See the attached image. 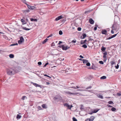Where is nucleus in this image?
<instances>
[{"label":"nucleus","mask_w":121,"mask_h":121,"mask_svg":"<svg viewBox=\"0 0 121 121\" xmlns=\"http://www.w3.org/2000/svg\"><path fill=\"white\" fill-rule=\"evenodd\" d=\"M7 73L9 75H12L15 74V72L14 70V69L10 68L7 70Z\"/></svg>","instance_id":"obj_1"},{"label":"nucleus","mask_w":121,"mask_h":121,"mask_svg":"<svg viewBox=\"0 0 121 121\" xmlns=\"http://www.w3.org/2000/svg\"><path fill=\"white\" fill-rule=\"evenodd\" d=\"M14 69L15 73H17L20 72L21 69V67L19 66H17Z\"/></svg>","instance_id":"obj_2"},{"label":"nucleus","mask_w":121,"mask_h":121,"mask_svg":"<svg viewBox=\"0 0 121 121\" xmlns=\"http://www.w3.org/2000/svg\"><path fill=\"white\" fill-rule=\"evenodd\" d=\"M31 84H32L34 86H35L37 87H39L41 88H42V87L40 85H39L37 83H33L32 82H31Z\"/></svg>","instance_id":"obj_3"},{"label":"nucleus","mask_w":121,"mask_h":121,"mask_svg":"<svg viewBox=\"0 0 121 121\" xmlns=\"http://www.w3.org/2000/svg\"><path fill=\"white\" fill-rule=\"evenodd\" d=\"M24 40L23 38L22 37H20V40L18 41V43L19 44H20L23 42Z\"/></svg>","instance_id":"obj_4"},{"label":"nucleus","mask_w":121,"mask_h":121,"mask_svg":"<svg viewBox=\"0 0 121 121\" xmlns=\"http://www.w3.org/2000/svg\"><path fill=\"white\" fill-rule=\"evenodd\" d=\"M64 105L65 106L67 107L69 109H71V108L73 107L72 105H71L70 106L67 103L65 104H64Z\"/></svg>","instance_id":"obj_5"},{"label":"nucleus","mask_w":121,"mask_h":121,"mask_svg":"<svg viewBox=\"0 0 121 121\" xmlns=\"http://www.w3.org/2000/svg\"><path fill=\"white\" fill-rule=\"evenodd\" d=\"M61 98H62L60 96L57 95L54 98V99L55 100L57 99H61Z\"/></svg>","instance_id":"obj_6"},{"label":"nucleus","mask_w":121,"mask_h":121,"mask_svg":"<svg viewBox=\"0 0 121 121\" xmlns=\"http://www.w3.org/2000/svg\"><path fill=\"white\" fill-rule=\"evenodd\" d=\"M71 72V69L69 68H68L66 69L65 70V72L67 73H69Z\"/></svg>","instance_id":"obj_7"},{"label":"nucleus","mask_w":121,"mask_h":121,"mask_svg":"<svg viewBox=\"0 0 121 121\" xmlns=\"http://www.w3.org/2000/svg\"><path fill=\"white\" fill-rule=\"evenodd\" d=\"M62 18L63 16L62 15H60L56 17L55 19V20L56 21H58L60 19H62Z\"/></svg>","instance_id":"obj_8"},{"label":"nucleus","mask_w":121,"mask_h":121,"mask_svg":"<svg viewBox=\"0 0 121 121\" xmlns=\"http://www.w3.org/2000/svg\"><path fill=\"white\" fill-rule=\"evenodd\" d=\"M63 50H66L67 49H69L70 48L68 46H65L64 45H63Z\"/></svg>","instance_id":"obj_9"},{"label":"nucleus","mask_w":121,"mask_h":121,"mask_svg":"<svg viewBox=\"0 0 121 121\" xmlns=\"http://www.w3.org/2000/svg\"><path fill=\"white\" fill-rule=\"evenodd\" d=\"M89 21L90 23L92 24H93L94 22V20L91 18H90L89 19Z\"/></svg>","instance_id":"obj_10"},{"label":"nucleus","mask_w":121,"mask_h":121,"mask_svg":"<svg viewBox=\"0 0 121 121\" xmlns=\"http://www.w3.org/2000/svg\"><path fill=\"white\" fill-rule=\"evenodd\" d=\"M100 109H98L97 108H96L94 110L92 111L93 113H96Z\"/></svg>","instance_id":"obj_11"},{"label":"nucleus","mask_w":121,"mask_h":121,"mask_svg":"<svg viewBox=\"0 0 121 121\" xmlns=\"http://www.w3.org/2000/svg\"><path fill=\"white\" fill-rule=\"evenodd\" d=\"M36 9V8L35 6H31V11L32 10H35Z\"/></svg>","instance_id":"obj_12"},{"label":"nucleus","mask_w":121,"mask_h":121,"mask_svg":"<svg viewBox=\"0 0 121 121\" xmlns=\"http://www.w3.org/2000/svg\"><path fill=\"white\" fill-rule=\"evenodd\" d=\"M101 32L103 34L106 35L107 31L106 30H103L101 31Z\"/></svg>","instance_id":"obj_13"},{"label":"nucleus","mask_w":121,"mask_h":121,"mask_svg":"<svg viewBox=\"0 0 121 121\" xmlns=\"http://www.w3.org/2000/svg\"><path fill=\"white\" fill-rule=\"evenodd\" d=\"M21 21L22 23V24H25L26 23V22L23 19H21Z\"/></svg>","instance_id":"obj_14"},{"label":"nucleus","mask_w":121,"mask_h":121,"mask_svg":"<svg viewBox=\"0 0 121 121\" xmlns=\"http://www.w3.org/2000/svg\"><path fill=\"white\" fill-rule=\"evenodd\" d=\"M82 61L84 64L86 63L88 61V60L85 59H83Z\"/></svg>","instance_id":"obj_15"},{"label":"nucleus","mask_w":121,"mask_h":121,"mask_svg":"<svg viewBox=\"0 0 121 121\" xmlns=\"http://www.w3.org/2000/svg\"><path fill=\"white\" fill-rule=\"evenodd\" d=\"M87 41V40L85 39L84 40H82L81 41V44H82L85 43V42Z\"/></svg>","instance_id":"obj_16"},{"label":"nucleus","mask_w":121,"mask_h":121,"mask_svg":"<svg viewBox=\"0 0 121 121\" xmlns=\"http://www.w3.org/2000/svg\"><path fill=\"white\" fill-rule=\"evenodd\" d=\"M31 21L37 22V19H34L33 18H31Z\"/></svg>","instance_id":"obj_17"},{"label":"nucleus","mask_w":121,"mask_h":121,"mask_svg":"<svg viewBox=\"0 0 121 121\" xmlns=\"http://www.w3.org/2000/svg\"><path fill=\"white\" fill-rule=\"evenodd\" d=\"M100 95V94H99V95H97V96L99 98L103 99V96L102 95Z\"/></svg>","instance_id":"obj_18"},{"label":"nucleus","mask_w":121,"mask_h":121,"mask_svg":"<svg viewBox=\"0 0 121 121\" xmlns=\"http://www.w3.org/2000/svg\"><path fill=\"white\" fill-rule=\"evenodd\" d=\"M82 35L83 37L82 38V36L81 37V38L82 39H84L85 38L86 36V35L85 33H83L82 34Z\"/></svg>","instance_id":"obj_19"},{"label":"nucleus","mask_w":121,"mask_h":121,"mask_svg":"<svg viewBox=\"0 0 121 121\" xmlns=\"http://www.w3.org/2000/svg\"><path fill=\"white\" fill-rule=\"evenodd\" d=\"M106 49V48L104 47L103 46L101 48V50L103 52H104L105 51Z\"/></svg>","instance_id":"obj_20"},{"label":"nucleus","mask_w":121,"mask_h":121,"mask_svg":"<svg viewBox=\"0 0 121 121\" xmlns=\"http://www.w3.org/2000/svg\"><path fill=\"white\" fill-rule=\"evenodd\" d=\"M72 95H81V94L79 93H72Z\"/></svg>","instance_id":"obj_21"},{"label":"nucleus","mask_w":121,"mask_h":121,"mask_svg":"<svg viewBox=\"0 0 121 121\" xmlns=\"http://www.w3.org/2000/svg\"><path fill=\"white\" fill-rule=\"evenodd\" d=\"M64 92L66 94H72V93H71L70 92L65 91Z\"/></svg>","instance_id":"obj_22"},{"label":"nucleus","mask_w":121,"mask_h":121,"mask_svg":"<svg viewBox=\"0 0 121 121\" xmlns=\"http://www.w3.org/2000/svg\"><path fill=\"white\" fill-rule=\"evenodd\" d=\"M42 107L43 108H47V107L45 104H43L42 105Z\"/></svg>","instance_id":"obj_23"},{"label":"nucleus","mask_w":121,"mask_h":121,"mask_svg":"<svg viewBox=\"0 0 121 121\" xmlns=\"http://www.w3.org/2000/svg\"><path fill=\"white\" fill-rule=\"evenodd\" d=\"M9 57L10 58H13L14 57V55L13 54H10L9 55Z\"/></svg>","instance_id":"obj_24"},{"label":"nucleus","mask_w":121,"mask_h":121,"mask_svg":"<svg viewBox=\"0 0 121 121\" xmlns=\"http://www.w3.org/2000/svg\"><path fill=\"white\" fill-rule=\"evenodd\" d=\"M48 39H45L42 42V43L43 44H44L48 40Z\"/></svg>","instance_id":"obj_25"},{"label":"nucleus","mask_w":121,"mask_h":121,"mask_svg":"<svg viewBox=\"0 0 121 121\" xmlns=\"http://www.w3.org/2000/svg\"><path fill=\"white\" fill-rule=\"evenodd\" d=\"M116 110V108H114L113 107H112V108L111 109V110L112 111H115Z\"/></svg>","instance_id":"obj_26"},{"label":"nucleus","mask_w":121,"mask_h":121,"mask_svg":"<svg viewBox=\"0 0 121 121\" xmlns=\"http://www.w3.org/2000/svg\"><path fill=\"white\" fill-rule=\"evenodd\" d=\"M106 78V77L105 76H104L100 78V79H105Z\"/></svg>","instance_id":"obj_27"},{"label":"nucleus","mask_w":121,"mask_h":121,"mask_svg":"<svg viewBox=\"0 0 121 121\" xmlns=\"http://www.w3.org/2000/svg\"><path fill=\"white\" fill-rule=\"evenodd\" d=\"M94 119V117L93 116H91L90 118V120L91 121H93Z\"/></svg>","instance_id":"obj_28"},{"label":"nucleus","mask_w":121,"mask_h":121,"mask_svg":"<svg viewBox=\"0 0 121 121\" xmlns=\"http://www.w3.org/2000/svg\"><path fill=\"white\" fill-rule=\"evenodd\" d=\"M21 116L17 114V115L16 118L17 119H20L21 118Z\"/></svg>","instance_id":"obj_29"},{"label":"nucleus","mask_w":121,"mask_h":121,"mask_svg":"<svg viewBox=\"0 0 121 121\" xmlns=\"http://www.w3.org/2000/svg\"><path fill=\"white\" fill-rule=\"evenodd\" d=\"M103 58H104V61H106V60H107L106 56H105V55H104L103 56Z\"/></svg>","instance_id":"obj_30"},{"label":"nucleus","mask_w":121,"mask_h":121,"mask_svg":"<svg viewBox=\"0 0 121 121\" xmlns=\"http://www.w3.org/2000/svg\"><path fill=\"white\" fill-rule=\"evenodd\" d=\"M22 28L23 29L25 30H30V29L26 28V27H22Z\"/></svg>","instance_id":"obj_31"},{"label":"nucleus","mask_w":121,"mask_h":121,"mask_svg":"<svg viewBox=\"0 0 121 121\" xmlns=\"http://www.w3.org/2000/svg\"><path fill=\"white\" fill-rule=\"evenodd\" d=\"M82 47L85 48H86L87 47V46L85 44H84L83 45Z\"/></svg>","instance_id":"obj_32"},{"label":"nucleus","mask_w":121,"mask_h":121,"mask_svg":"<svg viewBox=\"0 0 121 121\" xmlns=\"http://www.w3.org/2000/svg\"><path fill=\"white\" fill-rule=\"evenodd\" d=\"M59 34L60 35H62L63 34L62 31L61 30H60L59 31Z\"/></svg>","instance_id":"obj_33"},{"label":"nucleus","mask_w":121,"mask_h":121,"mask_svg":"<svg viewBox=\"0 0 121 121\" xmlns=\"http://www.w3.org/2000/svg\"><path fill=\"white\" fill-rule=\"evenodd\" d=\"M81 107L80 108V109L81 110H82V109H84V108L83 107V106L82 105H81Z\"/></svg>","instance_id":"obj_34"},{"label":"nucleus","mask_w":121,"mask_h":121,"mask_svg":"<svg viewBox=\"0 0 121 121\" xmlns=\"http://www.w3.org/2000/svg\"><path fill=\"white\" fill-rule=\"evenodd\" d=\"M73 121H77V120L75 117H73Z\"/></svg>","instance_id":"obj_35"},{"label":"nucleus","mask_w":121,"mask_h":121,"mask_svg":"<svg viewBox=\"0 0 121 121\" xmlns=\"http://www.w3.org/2000/svg\"><path fill=\"white\" fill-rule=\"evenodd\" d=\"M25 4L27 5V6L29 9H30V5H28L26 3Z\"/></svg>","instance_id":"obj_36"},{"label":"nucleus","mask_w":121,"mask_h":121,"mask_svg":"<svg viewBox=\"0 0 121 121\" xmlns=\"http://www.w3.org/2000/svg\"><path fill=\"white\" fill-rule=\"evenodd\" d=\"M99 63L101 64H103L104 63V62L102 61H99Z\"/></svg>","instance_id":"obj_37"},{"label":"nucleus","mask_w":121,"mask_h":121,"mask_svg":"<svg viewBox=\"0 0 121 121\" xmlns=\"http://www.w3.org/2000/svg\"><path fill=\"white\" fill-rule=\"evenodd\" d=\"M81 28L80 27H78V28L77 30L78 31H80L81 30Z\"/></svg>","instance_id":"obj_38"},{"label":"nucleus","mask_w":121,"mask_h":121,"mask_svg":"<svg viewBox=\"0 0 121 121\" xmlns=\"http://www.w3.org/2000/svg\"><path fill=\"white\" fill-rule=\"evenodd\" d=\"M86 65L88 66H89L90 65V63L88 62L86 63Z\"/></svg>","instance_id":"obj_39"},{"label":"nucleus","mask_w":121,"mask_h":121,"mask_svg":"<svg viewBox=\"0 0 121 121\" xmlns=\"http://www.w3.org/2000/svg\"><path fill=\"white\" fill-rule=\"evenodd\" d=\"M108 103L109 104H113V102L112 101H110L108 102Z\"/></svg>","instance_id":"obj_40"},{"label":"nucleus","mask_w":121,"mask_h":121,"mask_svg":"<svg viewBox=\"0 0 121 121\" xmlns=\"http://www.w3.org/2000/svg\"><path fill=\"white\" fill-rule=\"evenodd\" d=\"M30 10L29 9L26 10H25L24 11V12L25 13H26V12L28 13L30 12Z\"/></svg>","instance_id":"obj_41"},{"label":"nucleus","mask_w":121,"mask_h":121,"mask_svg":"<svg viewBox=\"0 0 121 121\" xmlns=\"http://www.w3.org/2000/svg\"><path fill=\"white\" fill-rule=\"evenodd\" d=\"M115 67L116 69H118L119 67V65H118V64H117L116 66L115 65Z\"/></svg>","instance_id":"obj_42"},{"label":"nucleus","mask_w":121,"mask_h":121,"mask_svg":"<svg viewBox=\"0 0 121 121\" xmlns=\"http://www.w3.org/2000/svg\"><path fill=\"white\" fill-rule=\"evenodd\" d=\"M26 98V96H23L22 98V99L23 100H24V99L25 98Z\"/></svg>","instance_id":"obj_43"},{"label":"nucleus","mask_w":121,"mask_h":121,"mask_svg":"<svg viewBox=\"0 0 121 121\" xmlns=\"http://www.w3.org/2000/svg\"><path fill=\"white\" fill-rule=\"evenodd\" d=\"M117 34H115V35H112V38H113L115 37L117 35Z\"/></svg>","instance_id":"obj_44"},{"label":"nucleus","mask_w":121,"mask_h":121,"mask_svg":"<svg viewBox=\"0 0 121 121\" xmlns=\"http://www.w3.org/2000/svg\"><path fill=\"white\" fill-rule=\"evenodd\" d=\"M63 45H60L58 46V47L62 48V49H63Z\"/></svg>","instance_id":"obj_45"},{"label":"nucleus","mask_w":121,"mask_h":121,"mask_svg":"<svg viewBox=\"0 0 121 121\" xmlns=\"http://www.w3.org/2000/svg\"><path fill=\"white\" fill-rule=\"evenodd\" d=\"M48 62H47L45 63V64L44 65V66H43V67H45L47 65H48Z\"/></svg>","instance_id":"obj_46"},{"label":"nucleus","mask_w":121,"mask_h":121,"mask_svg":"<svg viewBox=\"0 0 121 121\" xmlns=\"http://www.w3.org/2000/svg\"><path fill=\"white\" fill-rule=\"evenodd\" d=\"M76 40H73L71 41V42L73 43H75L76 42Z\"/></svg>","instance_id":"obj_47"},{"label":"nucleus","mask_w":121,"mask_h":121,"mask_svg":"<svg viewBox=\"0 0 121 121\" xmlns=\"http://www.w3.org/2000/svg\"><path fill=\"white\" fill-rule=\"evenodd\" d=\"M53 35L52 34H51L49 36H48L47 37V38H49V37H51Z\"/></svg>","instance_id":"obj_48"},{"label":"nucleus","mask_w":121,"mask_h":121,"mask_svg":"<svg viewBox=\"0 0 121 121\" xmlns=\"http://www.w3.org/2000/svg\"><path fill=\"white\" fill-rule=\"evenodd\" d=\"M88 91H89L90 92L92 93H93V91L92 90H88Z\"/></svg>","instance_id":"obj_49"},{"label":"nucleus","mask_w":121,"mask_h":121,"mask_svg":"<svg viewBox=\"0 0 121 121\" xmlns=\"http://www.w3.org/2000/svg\"><path fill=\"white\" fill-rule=\"evenodd\" d=\"M38 65H40L42 64V63L41 62L39 61L38 62Z\"/></svg>","instance_id":"obj_50"},{"label":"nucleus","mask_w":121,"mask_h":121,"mask_svg":"<svg viewBox=\"0 0 121 121\" xmlns=\"http://www.w3.org/2000/svg\"><path fill=\"white\" fill-rule=\"evenodd\" d=\"M33 18L34 19H37V17L35 16H32Z\"/></svg>","instance_id":"obj_51"},{"label":"nucleus","mask_w":121,"mask_h":121,"mask_svg":"<svg viewBox=\"0 0 121 121\" xmlns=\"http://www.w3.org/2000/svg\"><path fill=\"white\" fill-rule=\"evenodd\" d=\"M107 106L108 107H111V108H112V107H113L111 106L110 105H109V104H108L107 105Z\"/></svg>","instance_id":"obj_52"},{"label":"nucleus","mask_w":121,"mask_h":121,"mask_svg":"<svg viewBox=\"0 0 121 121\" xmlns=\"http://www.w3.org/2000/svg\"><path fill=\"white\" fill-rule=\"evenodd\" d=\"M38 108L39 110H41L42 109V108L40 106H38Z\"/></svg>","instance_id":"obj_53"},{"label":"nucleus","mask_w":121,"mask_h":121,"mask_svg":"<svg viewBox=\"0 0 121 121\" xmlns=\"http://www.w3.org/2000/svg\"><path fill=\"white\" fill-rule=\"evenodd\" d=\"M85 90H83V89H79L78 90V91H83Z\"/></svg>","instance_id":"obj_54"},{"label":"nucleus","mask_w":121,"mask_h":121,"mask_svg":"<svg viewBox=\"0 0 121 121\" xmlns=\"http://www.w3.org/2000/svg\"><path fill=\"white\" fill-rule=\"evenodd\" d=\"M107 52H105L103 53L104 55L106 56L107 55Z\"/></svg>","instance_id":"obj_55"},{"label":"nucleus","mask_w":121,"mask_h":121,"mask_svg":"<svg viewBox=\"0 0 121 121\" xmlns=\"http://www.w3.org/2000/svg\"><path fill=\"white\" fill-rule=\"evenodd\" d=\"M44 76H45L47 77H49V78H51V77H50V76H48V75H47L46 74H44Z\"/></svg>","instance_id":"obj_56"},{"label":"nucleus","mask_w":121,"mask_h":121,"mask_svg":"<svg viewBox=\"0 0 121 121\" xmlns=\"http://www.w3.org/2000/svg\"><path fill=\"white\" fill-rule=\"evenodd\" d=\"M112 36H110V37H109L108 38H107V39H111L112 38Z\"/></svg>","instance_id":"obj_57"},{"label":"nucleus","mask_w":121,"mask_h":121,"mask_svg":"<svg viewBox=\"0 0 121 121\" xmlns=\"http://www.w3.org/2000/svg\"><path fill=\"white\" fill-rule=\"evenodd\" d=\"M92 87V86H89V87H87L86 88V89H90V88H91Z\"/></svg>","instance_id":"obj_58"},{"label":"nucleus","mask_w":121,"mask_h":121,"mask_svg":"<svg viewBox=\"0 0 121 121\" xmlns=\"http://www.w3.org/2000/svg\"><path fill=\"white\" fill-rule=\"evenodd\" d=\"M117 94V95H118L119 96H121V93H118Z\"/></svg>","instance_id":"obj_59"},{"label":"nucleus","mask_w":121,"mask_h":121,"mask_svg":"<svg viewBox=\"0 0 121 121\" xmlns=\"http://www.w3.org/2000/svg\"><path fill=\"white\" fill-rule=\"evenodd\" d=\"M71 88H73L74 89H76V88L75 87V86H72L70 87Z\"/></svg>","instance_id":"obj_60"},{"label":"nucleus","mask_w":121,"mask_h":121,"mask_svg":"<svg viewBox=\"0 0 121 121\" xmlns=\"http://www.w3.org/2000/svg\"><path fill=\"white\" fill-rule=\"evenodd\" d=\"M55 44L54 43H52L51 44V46H54L55 45Z\"/></svg>","instance_id":"obj_61"},{"label":"nucleus","mask_w":121,"mask_h":121,"mask_svg":"<svg viewBox=\"0 0 121 121\" xmlns=\"http://www.w3.org/2000/svg\"><path fill=\"white\" fill-rule=\"evenodd\" d=\"M114 63H115V62L113 61H112L111 62V65H113V64H114Z\"/></svg>","instance_id":"obj_62"},{"label":"nucleus","mask_w":121,"mask_h":121,"mask_svg":"<svg viewBox=\"0 0 121 121\" xmlns=\"http://www.w3.org/2000/svg\"><path fill=\"white\" fill-rule=\"evenodd\" d=\"M97 29V27L96 26H95L94 27V30H96Z\"/></svg>","instance_id":"obj_63"},{"label":"nucleus","mask_w":121,"mask_h":121,"mask_svg":"<svg viewBox=\"0 0 121 121\" xmlns=\"http://www.w3.org/2000/svg\"><path fill=\"white\" fill-rule=\"evenodd\" d=\"M85 121H91L90 120V119H88L87 120H86Z\"/></svg>","instance_id":"obj_64"}]
</instances>
